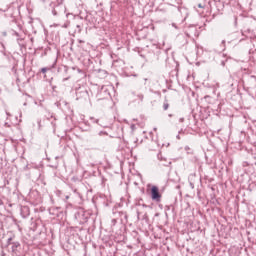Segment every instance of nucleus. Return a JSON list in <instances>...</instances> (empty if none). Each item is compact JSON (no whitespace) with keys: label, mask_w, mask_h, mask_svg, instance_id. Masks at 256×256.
Returning a JSON list of instances; mask_svg holds the SVG:
<instances>
[{"label":"nucleus","mask_w":256,"mask_h":256,"mask_svg":"<svg viewBox=\"0 0 256 256\" xmlns=\"http://www.w3.org/2000/svg\"><path fill=\"white\" fill-rule=\"evenodd\" d=\"M151 199H152V201H156L157 203H159V201H161V192H159V187L152 186Z\"/></svg>","instance_id":"f257e3e1"},{"label":"nucleus","mask_w":256,"mask_h":256,"mask_svg":"<svg viewBox=\"0 0 256 256\" xmlns=\"http://www.w3.org/2000/svg\"><path fill=\"white\" fill-rule=\"evenodd\" d=\"M75 219L78 221V223L80 225H85V223H87L89 217H87L84 212H77L75 214Z\"/></svg>","instance_id":"f03ea898"},{"label":"nucleus","mask_w":256,"mask_h":256,"mask_svg":"<svg viewBox=\"0 0 256 256\" xmlns=\"http://www.w3.org/2000/svg\"><path fill=\"white\" fill-rule=\"evenodd\" d=\"M185 34L187 35V37H197V27L189 26L186 29Z\"/></svg>","instance_id":"7ed1b4c3"},{"label":"nucleus","mask_w":256,"mask_h":256,"mask_svg":"<svg viewBox=\"0 0 256 256\" xmlns=\"http://www.w3.org/2000/svg\"><path fill=\"white\" fill-rule=\"evenodd\" d=\"M21 215L24 219L29 217V207H27V206L22 207L21 208Z\"/></svg>","instance_id":"20e7f679"},{"label":"nucleus","mask_w":256,"mask_h":256,"mask_svg":"<svg viewBox=\"0 0 256 256\" xmlns=\"http://www.w3.org/2000/svg\"><path fill=\"white\" fill-rule=\"evenodd\" d=\"M21 247V243L19 242H12V253H16L17 249Z\"/></svg>","instance_id":"39448f33"},{"label":"nucleus","mask_w":256,"mask_h":256,"mask_svg":"<svg viewBox=\"0 0 256 256\" xmlns=\"http://www.w3.org/2000/svg\"><path fill=\"white\" fill-rule=\"evenodd\" d=\"M163 109H164V111H167V109H169V103L167 101L164 102Z\"/></svg>","instance_id":"423d86ee"},{"label":"nucleus","mask_w":256,"mask_h":256,"mask_svg":"<svg viewBox=\"0 0 256 256\" xmlns=\"http://www.w3.org/2000/svg\"><path fill=\"white\" fill-rule=\"evenodd\" d=\"M13 238H8L7 245H13Z\"/></svg>","instance_id":"0eeeda50"},{"label":"nucleus","mask_w":256,"mask_h":256,"mask_svg":"<svg viewBox=\"0 0 256 256\" xmlns=\"http://www.w3.org/2000/svg\"><path fill=\"white\" fill-rule=\"evenodd\" d=\"M47 71H49V68H42L41 69V73H47Z\"/></svg>","instance_id":"6e6552de"},{"label":"nucleus","mask_w":256,"mask_h":256,"mask_svg":"<svg viewBox=\"0 0 256 256\" xmlns=\"http://www.w3.org/2000/svg\"><path fill=\"white\" fill-rule=\"evenodd\" d=\"M63 1H64V0H56V2H57L58 5H62Z\"/></svg>","instance_id":"1a4fd4ad"},{"label":"nucleus","mask_w":256,"mask_h":256,"mask_svg":"<svg viewBox=\"0 0 256 256\" xmlns=\"http://www.w3.org/2000/svg\"><path fill=\"white\" fill-rule=\"evenodd\" d=\"M190 187L191 189H195V184H193V182H190Z\"/></svg>","instance_id":"9d476101"},{"label":"nucleus","mask_w":256,"mask_h":256,"mask_svg":"<svg viewBox=\"0 0 256 256\" xmlns=\"http://www.w3.org/2000/svg\"><path fill=\"white\" fill-rule=\"evenodd\" d=\"M53 15H57V10H52Z\"/></svg>","instance_id":"9b49d317"},{"label":"nucleus","mask_w":256,"mask_h":256,"mask_svg":"<svg viewBox=\"0 0 256 256\" xmlns=\"http://www.w3.org/2000/svg\"><path fill=\"white\" fill-rule=\"evenodd\" d=\"M3 37H7V32H2Z\"/></svg>","instance_id":"f8f14e48"},{"label":"nucleus","mask_w":256,"mask_h":256,"mask_svg":"<svg viewBox=\"0 0 256 256\" xmlns=\"http://www.w3.org/2000/svg\"><path fill=\"white\" fill-rule=\"evenodd\" d=\"M99 135H107V132H100Z\"/></svg>","instance_id":"ddd939ff"},{"label":"nucleus","mask_w":256,"mask_h":256,"mask_svg":"<svg viewBox=\"0 0 256 256\" xmlns=\"http://www.w3.org/2000/svg\"><path fill=\"white\" fill-rule=\"evenodd\" d=\"M234 23L237 25V17L234 18Z\"/></svg>","instance_id":"4468645a"},{"label":"nucleus","mask_w":256,"mask_h":256,"mask_svg":"<svg viewBox=\"0 0 256 256\" xmlns=\"http://www.w3.org/2000/svg\"><path fill=\"white\" fill-rule=\"evenodd\" d=\"M68 80H69V78H64V79H63V81H68Z\"/></svg>","instance_id":"2eb2a0df"},{"label":"nucleus","mask_w":256,"mask_h":256,"mask_svg":"<svg viewBox=\"0 0 256 256\" xmlns=\"http://www.w3.org/2000/svg\"><path fill=\"white\" fill-rule=\"evenodd\" d=\"M139 97H140L141 100H143V95H140Z\"/></svg>","instance_id":"dca6fc26"},{"label":"nucleus","mask_w":256,"mask_h":256,"mask_svg":"<svg viewBox=\"0 0 256 256\" xmlns=\"http://www.w3.org/2000/svg\"><path fill=\"white\" fill-rule=\"evenodd\" d=\"M0 205H3V201L2 200H0Z\"/></svg>","instance_id":"f3484780"},{"label":"nucleus","mask_w":256,"mask_h":256,"mask_svg":"<svg viewBox=\"0 0 256 256\" xmlns=\"http://www.w3.org/2000/svg\"><path fill=\"white\" fill-rule=\"evenodd\" d=\"M42 1V3H45V1H47V0H41Z\"/></svg>","instance_id":"a211bd4d"},{"label":"nucleus","mask_w":256,"mask_h":256,"mask_svg":"<svg viewBox=\"0 0 256 256\" xmlns=\"http://www.w3.org/2000/svg\"><path fill=\"white\" fill-rule=\"evenodd\" d=\"M198 7H200V8H201V7H203V6H201V4H199V5H198Z\"/></svg>","instance_id":"6ab92c4d"},{"label":"nucleus","mask_w":256,"mask_h":256,"mask_svg":"<svg viewBox=\"0 0 256 256\" xmlns=\"http://www.w3.org/2000/svg\"><path fill=\"white\" fill-rule=\"evenodd\" d=\"M141 213L138 212V217H140Z\"/></svg>","instance_id":"aec40b11"},{"label":"nucleus","mask_w":256,"mask_h":256,"mask_svg":"<svg viewBox=\"0 0 256 256\" xmlns=\"http://www.w3.org/2000/svg\"><path fill=\"white\" fill-rule=\"evenodd\" d=\"M180 121L183 122V118H181Z\"/></svg>","instance_id":"412c9836"},{"label":"nucleus","mask_w":256,"mask_h":256,"mask_svg":"<svg viewBox=\"0 0 256 256\" xmlns=\"http://www.w3.org/2000/svg\"><path fill=\"white\" fill-rule=\"evenodd\" d=\"M222 43H225V40H223Z\"/></svg>","instance_id":"4be33fe9"}]
</instances>
